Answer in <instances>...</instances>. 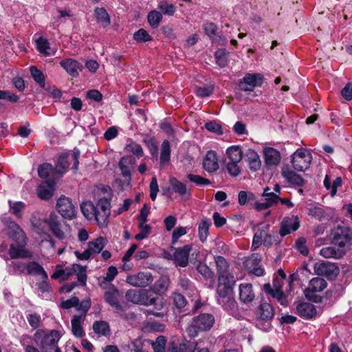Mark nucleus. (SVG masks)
<instances>
[{
  "mask_svg": "<svg viewBox=\"0 0 352 352\" xmlns=\"http://www.w3.org/2000/svg\"><path fill=\"white\" fill-rule=\"evenodd\" d=\"M157 8L161 10L164 14L172 16L175 12V7L172 3H168L166 1H161L157 5Z\"/></svg>",
  "mask_w": 352,
  "mask_h": 352,
  "instance_id": "54",
  "label": "nucleus"
},
{
  "mask_svg": "<svg viewBox=\"0 0 352 352\" xmlns=\"http://www.w3.org/2000/svg\"><path fill=\"white\" fill-rule=\"evenodd\" d=\"M264 162L268 169L276 168L280 162V154L278 151L272 147L263 150Z\"/></svg>",
  "mask_w": 352,
  "mask_h": 352,
  "instance_id": "20",
  "label": "nucleus"
},
{
  "mask_svg": "<svg viewBox=\"0 0 352 352\" xmlns=\"http://www.w3.org/2000/svg\"><path fill=\"white\" fill-rule=\"evenodd\" d=\"M214 322V318L212 314H202L193 318L191 323L186 328L190 337L195 338L199 332L206 331L211 329Z\"/></svg>",
  "mask_w": 352,
  "mask_h": 352,
  "instance_id": "3",
  "label": "nucleus"
},
{
  "mask_svg": "<svg viewBox=\"0 0 352 352\" xmlns=\"http://www.w3.org/2000/svg\"><path fill=\"white\" fill-rule=\"evenodd\" d=\"M151 344L154 352H165L167 339L164 336H158L155 341L146 340Z\"/></svg>",
  "mask_w": 352,
  "mask_h": 352,
  "instance_id": "44",
  "label": "nucleus"
},
{
  "mask_svg": "<svg viewBox=\"0 0 352 352\" xmlns=\"http://www.w3.org/2000/svg\"><path fill=\"white\" fill-rule=\"evenodd\" d=\"M332 245L346 252L352 245V232L348 227L338 226L331 232Z\"/></svg>",
  "mask_w": 352,
  "mask_h": 352,
  "instance_id": "5",
  "label": "nucleus"
},
{
  "mask_svg": "<svg viewBox=\"0 0 352 352\" xmlns=\"http://www.w3.org/2000/svg\"><path fill=\"white\" fill-rule=\"evenodd\" d=\"M320 254L326 258L339 259L345 255V251L339 249L337 246L333 245L326 246L320 250Z\"/></svg>",
  "mask_w": 352,
  "mask_h": 352,
  "instance_id": "30",
  "label": "nucleus"
},
{
  "mask_svg": "<svg viewBox=\"0 0 352 352\" xmlns=\"http://www.w3.org/2000/svg\"><path fill=\"white\" fill-rule=\"evenodd\" d=\"M107 243V240L104 237H98L96 240L88 243V248L83 252L75 251L74 254L81 261H87L91 257L99 254Z\"/></svg>",
  "mask_w": 352,
  "mask_h": 352,
  "instance_id": "6",
  "label": "nucleus"
},
{
  "mask_svg": "<svg viewBox=\"0 0 352 352\" xmlns=\"http://www.w3.org/2000/svg\"><path fill=\"white\" fill-rule=\"evenodd\" d=\"M228 54L229 52L225 49H219L215 52L216 63L220 67H224L227 65Z\"/></svg>",
  "mask_w": 352,
  "mask_h": 352,
  "instance_id": "47",
  "label": "nucleus"
},
{
  "mask_svg": "<svg viewBox=\"0 0 352 352\" xmlns=\"http://www.w3.org/2000/svg\"><path fill=\"white\" fill-rule=\"evenodd\" d=\"M214 261L219 280H231L232 281V279H235L230 265L224 257L218 256L215 257Z\"/></svg>",
  "mask_w": 352,
  "mask_h": 352,
  "instance_id": "17",
  "label": "nucleus"
},
{
  "mask_svg": "<svg viewBox=\"0 0 352 352\" xmlns=\"http://www.w3.org/2000/svg\"><path fill=\"white\" fill-rule=\"evenodd\" d=\"M239 299L242 302L248 304L254 299L255 294L252 284L242 283L239 285Z\"/></svg>",
  "mask_w": 352,
  "mask_h": 352,
  "instance_id": "29",
  "label": "nucleus"
},
{
  "mask_svg": "<svg viewBox=\"0 0 352 352\" xmlns=\"http://www.w3.org/2000/svg\"><path fill=\"white\" fill-rule=\"evenodd\" d=\"M296 313L305 319H311L316 315V309L314 305L309 302L298 303L296 307Z\"/></svg>",
  "mask_w": 352,
  "mask_h": 352,
  "instance_id": "27",
  "label": "nucleus"
},
{
  "mask_svg": "<svg viewBox=\"0 0 352 352\" xmlns=\"http://www.w3.org/2000/svg\"><path fill=\"white\" fill-rule=\"evenodd\" d=\"M10 206V210L12 213H13L14 215H16L18 217H21L22 215V211L25 208V205L21 201L14 202L12 203L11 201H9Z\"/></svg>",
  "mask_w": 352,
  "mask_h": 352,
  "instance_id": "63",
  "label": "nucleus"
},
{
  "mask_svg": "<svg viewBox=\"0 0 352 352\" xmlns=\"http://www.w3.org/2000/svg\"><path fill=\"white\" fill-rule=\"evenodd\" d=\"M144 143L148 147L151 156L157 160L158 157V147L154 137H147L143 140Z\"/></svg>",
  "mask_w": 352,
  "mask_h": 352,
  "instance_id": "49",
  "label": "nucleus"
},
{
  "mask_svg": "<svg viewBox=\"0 0 352 352\" xmlns=\"http://www.w3.org/2000/svg\"><path fill=\"white\" fill-rule=\"evenodd\" d=\"M56 208L58 213L65 219H72L76 215V210L72 200L64 195L57 200Z\"/></svg>",
  "mask_w": 352,
  "mask_h": 352,
  "instance_id": "11",
  "label": "nucleus"
},
{
  "mask_svg": "<svg viewBox=\"0 0 352 352\" xmlns=\"http://www.w3.org/2000/svg\"><path fill=\"white\" fill-rule=\"evenodd\" d=\"M326 280L322 278H312L309 283L307 288L304 291L306 298L310 300L318 302L319 297L315 293L320 292L327 287Z\"/></svg>",
  "mask_w": 352,
  "mask_h": 352,
  "instance_id": "14",
  "label": "nucleus"
},
{
  "mask_svg": "<svg viewBox=\"0 0 352 352\" xmlns=\"http://www.w3.org/2000/svg\"><path fill=\"white\" fill-rule=\"evenodd\" d=\"M203 166L208 173L214 172L219 168L218 158L216 152L214 151L207 152L204 159Z\"/></svg>",
  "mask_w": 352,
  "mask_h": 352,
  "instance_id": "28",
  "label": "nucleus"
},
{
  "mask_svg": "<svg viewBox=\"0 0 352 352\" xmlns=\"http://www.w3.org/2000/svg\"><path fill=\"white\" fill-rule=\"evenodd\" d=\"M238 200L239 204L243 206L251 201L255 200V195L252 192L242 190L239 192Z\"/></svg>",
  "mask_w": 352,
  "mask_h": 352,
  "instance_id": "60",
  "label": "nucleus"
},
{
  "mask_svg": "<svg viewBox=\"0 0 352 352\" xmlns=\"http://www.w3.org/2000/svg\"><path fill=\"white\" fill-rule=\"evenodd\" d=\"M60 65L72 77L78 76L79 72L82 69L81 65L77 60L72 58H66L60 61Z\"/></svg>",
  "mask_w": 352,
  "mask_h": 352,
  "instance_id": "26",
  "label": "nucleus"
},
{
  "mask_svg": "<svg viewBox=\"0 0 352 352\" xmlns=\"http://www.w3.org/2000/svg\"><path fill=\"white\" fill-rule=\"evenodd\" d=\"M170 146L167 140L163 141L161 145L160 162L162 166L166 165L170 160Z\"/></svg>",
  "mask_w": 352,
  "mask_h": 352,
  "instance_id": "40",
  "label": "nucleus"
},
{
  "mask_svg": "<svg viewBox=\"0 0 352 352\" xmlns=\"http://www.w3.org/2000/svg\"><path fill=\"white\" fill-rule=\"evenodd\" d=\"M192 250L191 245H186L175 250L173 256L175 263L180 267H186L188 264L189 254Z\"/></svg>",
  "mask_w": 352,
  "mask_h": 352,
  "instance_id": "23",
  "label": "nucleus"
},
{
  "mask_svg": "<svg viewBox=\"0 0 352 352\" xmlns=\"http://www.w3.org/2000/svg\"><path fill=\"white\" fill-rule=\"evenodd\" d=\"M170 185L173 189V190L175 192L179 194L181 196H184L186 195H190V193L188 192L186 186L185 184L179 182L175 177H171L169 179Z\"/></svg>",
  "mask_w": 352,
  "mask_h": 352,
  "instance_id": "42",
  "label": "nucleus"
},
{
  "mask_svg": "<svg viewBox=\"0 0 352 352\" xmlns=\"http://www.w3.org/2000/svg\"><path fill=\"white\" fill-rule=\"evenodd\" d=\"M55 172L54 167L49 163H44L38 168V174L41 178L45 179Z\"/></svg>",
  "mask_w": 352,
  "mask_h": 352,
  "instance_id": "53",
  "label": "nucleus"
},
{
  "mask_svg": "<svg viewBox=\"0 0 352 352\" xmlns=\"http://www.w3.org/2000/svg\"><path fill=\"white\" fill-rule=\"evenodd\" d=\"M84 321V316H74L72 319V331L77 338H81L85 335V331L82 327Z\"/></svg>",
  "mask_w": 352,
  "mask_h": 352,
  "instance_id": "33",
  "label": "nucleus"
},
{
  "mask_svg": "<svg viewBox=\"0 0 352 352\" xmlns=\"http://www.w3.org/2000/svg\"><path fill=\"white\" fill-rule=\"evenodd\" d=\"M94 331L100 336H107L110 333V327L107 322L96 321L93 324Z\"/></svg>",
  "mask_w": 352,
  "mask_h": 352,
  "instance_id": "46",
  "label": "nucleus"
},
{
  "mask_svg": "<svg viewBox=\"0 0 352 352\" xmlns=\"http://www.w3.org/2000/svg\"><path fill=\"white\" fill-rule=\"evenodd\" d=\"M15 266L21 272L24 273L26 271L30 274L42 275L45 278H47V273L43 267L36 262H29L26 265L21 263H16Z\"/></svg>",
  "mask_w": 352,
  "mask_h": 352,
  "instance_id": "21",
  "label": "nucleus"
},
{
  "mask_svg": "<svg viewBox=\"0 0 352 352\" xmlns=\"http://www.w3.org/2000/svg\"><path fill=\"white\" fill-rule=\"evenodd\" d=\"M286 280H283L281 278H274L273 280V286L271 287L270 284H265L264 289L266 292L271 294L272 292H282V287L283 285L284 282Z\"/></svg>",
  "mask_w": 352,
  "mask_h": 352,
  "instance_id": "51",
  "label": "nucleus"
},
{
  "mask_svg": "<svg viewBox=\"0 0 352 352\" xmlns=\"http://www.w3.org/2000/svg\"><path fill=\"white\" fill-rule=\"evenodd\" d=\"M245 161L251 171L256 172L261 167V160L260 156L254 150L248 148L244 153Z\"/></svg>",
  "mask_w": 352,
  "mask_h": 352,
  "instance_id": "24",
  "label": "nucleus"
},
{
  "mask_svg": "<svg viewBox=\"0 0 352 352\" xmlns=\"http://www.w3.org/2000/svg\"><path fill=\"white\" fill-rule=\"evenodd\" d=\"M126 281L132 286L145 287L153 281V277L149 272H140L135 274L128 276Z\"/></svg>",
  "mask_w": 352,
  "mask_h": 352,
  "instance_id": "15",
  "label": "nucleus"
},
{
  "mask_svg": "<svg viewBox=\"0 0 352 352\" xmlns=\"http://www.w3.org/2000/svg\"><path fill=\"white\" fill-rule=\"evenodd\" d=\"M267 190H270L269 187H266L264 189L263 196L265 197V201L270 204V207L278 203L280 198L275 192H267Z\"/></svg>",
  "mask_w": 352,
  "mask_h": 352,
  "instance_id": "59",
  "label": "nucleus"
},
{
  "mask_svg": "<svg viewBox=\"0 0 352 352\" xmlns=\"http://www.w3.org/2000/svg\"><path fill=\"white\" fill-rule=\"evenodd\" d=\"M223 302H218L221 305L225 310H226L230 315L238 318L240 315L238 310L237 302L234 300V296L227 298L223 300Z\"/></svg>",
  "mask_w": 352,
  "mask_h": 352,
  "instance_id": "34",
  "label": "nucleus"
},
{
  "mask_svg": "<svg viewBox=\"0 0 352 352\" xmlns=\"http://www.w3.org/2000/svg\"><path fill=\"white\" fill-rule=\"evenodd\" d=\"M126 299L133 303L140 305L149 306L157 301L155 298H151L148 292L146 289H129L125 294Z\"/></svg>",
  "mask_w": 352,
  "mask_h": 352,
  "instance_id": "10",
  "label": "nucleus"
},
{
  "mask_svg": "<svg viewBox=\"0 0 352 352\" xmlns=\"http://www.w3.org/2000/svg\"><path fill=\"white\" fill-rule=\"evenodd\" d=\"M95 15L99 23H103L104 25L110 23V18L107 11L102 8H96L95 9Z\"/></svg>",
  "mask_w": 352,
  "mask_h": 352,
  "instance_id": "56",
  "label": "nucleus"
},
{
  "mask_svg": "<svg viewBox=\"0 0 352 352\" xmlns=\"http://www.w3.org/2000/svg\"><path fill=\"white\" fill-rule=\"evenodd\" d=\"M228 162H241L243 157V152L239 146H232L226 151Z\"/></svg>",
  "mask_w": 352,
  "mask_h": 352,
  "instance_id": "37",
  "label": "nucleus"
},
{
  "mask_svg": "<svg viewBox=\"0 0 352 352\" xmlns=\"http://www.w3.org/2000/svg\"><path fill=\"white\" fill-rule=\"evenodd\" d=\"M300 226V222L298 217H292L284 218L280 223L279 234L281 236H285L291 233L292 231H296Z\"/></svg>",
  "mask_w": 352,
  "mask_h": 352,
  "instance_id": "22",
  "label": "nucleus"
},
{
  "mask_svg": "<svg viewBox=\"0 0 352 352\" xmlns=\"http://www.w3.org/2000/svg\"><path fill=\"white\" fill-rule=\"evenodd\" d=\"M169 278L166 276H161L153 286V289L156 293H163L167 290L169 286Z\"/></svg>",
  "mask_w": 352,
  "mask_h": 352,
  "instance_id": "48",
  "label": "nucleus"
},
{
  "mask_svg": "<svg viewBox=\"0 0 352 352\" xmlns=\"http://www.w3.org/2000/svg\"><path fill=\"white\" fill-rule=\"evenodd\" d=\"M133 38L138 42H146L151 41V36L144 29H140L133 34Z\"/></svg>",
  "mask_w": 352,
  "mask_h": 352,
  "instance_id": "62",
  "label": "nucleus"
},
{
  "mask_svg": "<svg viewBox=\"0 0 352 352\" xmlns=\"http://www.w3.org/2000/svg\"><path fill=\"white\" fill-rule=\"evenodd\" d=\"M309 214L319 221H322L326 218L324 210L316 206H312L309 208Z\"/></svg>",
  "mask_w": 352,
  "mask_h": 352,
  "instance_id": "58",
  "label": "nucleus"
},
{
  "mask_svg": "<svg viewBox=\"0 0 352 352\" xmlns=\"http://www.w3.org/2000/svg\"><path fill=\"white\" fill-rule=\"evenodd\" d=\"M9 236L16 243V244H12L9 249V254L12 258H30L32 256V254L25 249L26 244L25 234L17 224L12 223Z\"/></svg>",
  "mask_w": 352,
  "mask_h": 352,
  "instance_id": "1",
  "label": "nucleus"
},
{
  "mask_svg": "<svg viewBox=\"0 0 352 352\" xmlns=\"http://www.w3.org/2000/svg\"><path fill=\"white\" fill-rule=\"evenodd\" d=\"M49 227L56 237L59 239L65 238V233L60 229V222L58 217L54 213H51L48 219Z\"/></svg>",
  "mask_w": 352,
  "mask_h": 352,
  "instance_id": "31",
  "label": "nucleus"
},
{
  "mask_svg": "<svg viewBox=\"0 0 352 352\" xmlns=\"http://www.w3.org/2000/svg\"><path fill=\"white\" fill-rule=\"evenodd\" d=\"M148 22L152 28H157L159 26L162 20V14L160 12L157 10L151 11L147 16Z\"/></svg>",
  "mask_w": 352,
  "mask_h": 352,
  "instance_id": "50",
  "label": "nucleus"
},
{
  "mask_svg": "<svg viewBox=\"0 0 352 352\" xmlns=\"http://www.w3.org/2000/svg\"><path fill=\"white\" fill-rule=\"evenodd\" d=\"M124 150L128 153H131L137 157L140 158L143 156L144 151L140 144L129 139L124 146Z\"/></svg>",
  "mask_w": 352,
  "mask_h": 352,
  "instance_id": "41",
  "label": "nucleus"
},
{
  "mask_svg": "<svg viewBox=\"0 0 352 352\" xmlns=\"http://www.w3.org/2000/svg\"><path fill=\"white\" fill-rule=\"evenodd\" d=\"M132 161L133 160L131 157H122L119 162V167L127 184L131 181Z\"/></svg>",
  "mask_w": 352,
  "mask_h": 352,
  "instance_id": "32",
  "label": "nucleus"
},
{
  "mask_svg": "<svg viewBox=\"0 0 352 352\" xmlns=\"http://www.w3.org/2000/svg\"><path fill=\"white\" fill-rule=\"evenodd\" d=\"M80 209H81L82 213L87 219H96V216L97 214L96 208V206H94L92 202H91V201L82 202L80 205Z\"/></svg>",
  "mask_w": 352,
  "mask_h": 352,
  "instance_id": "39",
  "label": "nucleus"
},
{
  "mask_svg": "<svg viewBox=\"0 0 352 352\" xmlns=\"http://www.w3.org/2000/svg\"><path fill=\"white\" fill-rule=\"evenodd\" d=\"M36 47L38 52L43 54L45 56H48L54 54V52L51 50L48 41L42 37L36 40Z\"/></svg>",
  "mask_w": 352,
  "mask_h": 352,
  "instance_id": "45",
  "label": "nucleus"
},
{
  "mask_svg": "<svg viewBox=\"0 0 352 352\" xmlns=\"http://www.w3.org/2000/svg\"><path fill=\"white\" fill-rule=\"evenodd\" d=\"M282 175L291 184L302 186L304 184V179L300 175L289 169H283Z\"/></svg>",
  "mask_w": 352,
  "mask_h": 352,
  "instance_id": "35",
  "label": "nucleus"
},
{
  "mask_svg": "<svg viewBox=\"0 0 352 352\" xmlns=\"http://www.w3.org/2000/svg\"><path fill=\"white\" fill-rule=\"evenodd\" d=\"M37 193L38 196L41 199H50L54 193L53 184L50 182H43L38 188Z\"/></svg>",
  "mask_w": 352,
  "mask_h": 352,
  "instance_id": "36",
  "label": "nucleus"
},
{
  "mask_svg": "<svg viewBox=\"0 0 352 352\" xmlns=\"http://www.w3.org/2000/svg\"><path fill=\"white\" fill-rule=\"evenodd\" d=\"M270 228L269 224H265L258 228L253 236L252 250H254L262 245L270 246L272 244L273 235L270 232Z\"/></svg>",
  "mask_w": 352,
  "mask_h": 352,
  "instance_id": "8",
  "label": "nucleus"
},
{
  "mask_svg": "<svg viewBox=\"0 0 352 352\" xmlns=\"http://www.w3.org/2000/svg\"><path fill=\"white\" fill-rule=\"evenodd\" d=\"M261 259L257 254H252L250 257L247 258L244 262V266L247 270L257 276H261L263 274V270L260 267Z\"/></svg>",
  "mask_w": 352,
  "mask_h": 352,
  "instance_id": "25",
  "label": "nucleus"
},
{
  "mask_svg": "<svg viewBox=\"0 0 352 352\" xmlns=\"http://www.w3.org/2000/svg\"><path fill=\"white\" fill-rule=\"evenodd\" d=\"M74 275L77 276L78 280L82 285H86L87 274L86 267L81 266L79 264H74Z\"/></svg>",
  "mask_w": 352,
  "mask_h": 352,
  "instance_id": "55",
  "label": "nucleus"
},
{
  "mask_svg": "<svg viewBox=\"0 0 352 352\" xmlns=\"http://www.w3.org/2000/svg\"><path fill=\"white\" fill-rule=\"evenodd\" d=\"M197 270L206 278H211L214 276L213 272L205 263H199L197 266Z\"/></svg>",
  "mask_w": 352,
  "mask_h": 352,
  "instance_id": "64",
  "label": "nucleus"
},
{
  "mask_svg": "<svg viewBox=\"0 0 352 352\" xmlns=\"http://www.w3.org/2000/svg\"><path fill=\"white\" fill-rule=\"evenodd\" d=\"M235 279L220 280L217 289V300L218 302H223L224 300L233 296L232 287L235 283Z\"/></svg>",
  "mask_w": 352,
  "mask_h": 352,
  "instance_id": "19",
  "label": "nucleus"
},
{
  "mask_svg": "<svg viewBox=\"0 0 352 352\" xmlns=\"http://www.w3.org/2000/svg\"><path fill=\"white\" fill-rule=\"evenodd\" d=\"M110 206V202L107 199L102 198L98 200L96 206L97 213L96 221L100 226L106 225L111 212Z\"/></svg>",
  "mask_w": 352,
  "mask_h": 352,
  "instance_id": "18",
  "label": "nucleus"
},
{
  "mask_svg": "<svg viewBox=\"0 0 352 352\" xmlns=\"http://www.w3.org/2000/svg\"><path fill=\"white\" fill-rule=\"evenodd\" d=\"M239 162H226V170L233 177H237L241 172Z\"/></svg>",
  "mask_w": 352,
  "mask_h": 352,
  "instance_id": "61",
  "label": "nucleus"
},
{
  "mask_svg": "<svg viewBox=\"0 0 352 352\" xmlns=\"http://www.w3.org/2000/svg\"><path fill=\"white\" fill-rule=\"evenodd\" d=\"M122 295L120 292L114 287H109L104 294L105 302L112 307L114 312L122 313L124 309L120 303V298Z\"/></svg>",
  "mask_w": 352,
  "mask_h": 352,
  "instance_id": "16",
  "label": "nucleus"
},
{
  "mask_svg": "<svg viewBox=\"0 0 352 352\" xmlns=\"http://www.w3.org/2000/svg\"><path fill=\"white\" fill-rule=\"evenodd\" d=\"M60 338V335L56 330H52L50 332L38 330L34 335V342L43 352H61L58 346Z\"/></svg>",
  "mask_w": 352,
  "mask_h": 352,
  "instance_id": "2",
  "label": "nucleus"
},
{
  "mask_svg": "<svg viewBox=\"0 0 352 352\" xmlns=\"http://www.w3.org/2000/svg\"><path fill=\"white\" fill-rule=\"evenodd\" d=\"M263 76L261 74H246L239 83V87L244 91H252L263 82Z\"/></svg>",
  "mask_w": 352,
  "mask_h": 352,
  "instance_id": "13",
  "label": "nucleus"
},
{
  "mask_svg": "<svg viewBox=\"0 0 352 352\" xmlns=\"http://www.w3.org/2000/svg\"><path fill=\"white\" fill-rule=\"evenodd\" d=\"M30 71L33 79L40 85L41 87L44 88L45 84L43 72L35 66H31L30 67Z\"/></svg>",
  "mask_w": 352,
  "mask_h": 352,
  "instance_id": "52",
  "label": "nucleus"
},
{
  "mask_svg": "<svg viewBox=\"0 0 352 352\" xmlns=\"http://www.w3.org/2000/svg\"><path fill=\"white\" fill-rule=\"evenodd\" d=\"M311 155L305 148H298L292 156L294 168L298 171H305L311 162Z\"/></svg>",
  "mask_w": 352,
  "mask_h": 352,
  "instance_id": "9",
  "label": "nucleus"
},
{
  "mask_svg": "<svg viewBox=\"0 0 352 352\" xmlns=\"http://www.w3.org/2000/svg\"><path fill=\"white\" fill-rule=\"evenodd\" d=\"M314 272L324 276L329 279H334L339 274L340 270L334 263L320 261L314 264Z\"/></svg>",
  "mask_w": 352,
  "mask_h": 352,
  "instance_id": "12",
  "label": "nucleus"
},
{
  "mask_svg": "<svg viewBox=\"0 0 352 352\" xmlns=\"http://www.w3.org/2000/svg\"><path fill=\"white\" fill-rule=\"evenodd\" d=\"M139 228L140 229V232L135 236V239L138 241H140L148 237L151 232V227L146 224V223H139Z\"/></svg>",
  "mask_w": 352,
  "mask_h": 352,
  "instance_id": "57",
  "label": "nucleus"
},
{
  "mask_svg": "<svg viewBox=\"0 0 352 352\" xmlns=\"http://www.w3.org/2000/svg\"><path fill=\"white\" fill-rule=\"evenodd\" d=\"M80 157V151L76 150L74 151V153L69 155L67 154H60L59 157H58L55 167L54 168L55 173L62 175L64 174L69 166V160L71 158V160H73L74 164L72 166V169L76 171L78 170L79 162L78 159Z\"/></svg>",
  "mask_w": 352,
  "mask_h": 352,
  "instance_id": "7",
  "label": "nucleus"
},
{
  "mask_svg": "<svg viewBox=\"0 0 352 352\" xmlns=\"http://www.w3.org/2000/svg\"><path fill=\"white\" fill-rule=\"evenodd\" d=\"M211 222L209 219L204 218L201 219L198 226V235L199 240L204 243L207 240L208 236L209 228Z\"/></svg>",
  "mask_w": 352,
  "mask_h": 352,
  "instance_id": "38",
  "label": "nucleus"
},
{
  "mask_svg": "<svg viewBox=\"0 0 352 352\" xmlns=\"http://www.w3.org/2000/svg\"><path fill=\"white\" fill-rule=\"evenodd\" d=\"M256 326L265 331L271 327V320L274 318V311L272 306L266 302H261L256 311Z\"/></svg>",
  "mask_w": 352,
  "mask_h": 352,
  "instance_id": "4",
  "label": "nucleus"
},
{
  "mask_svg": "<svg viewBox=\"0 0 352 352\" xmlns=\"http://www.w3.org/2000/svg\"><path fill=\"white\" fill-rule=\"evenodd\" d=\"M204 31L206 34L214 42L220 43L223 41L224 39L217 34V28L212 23H207L204 25Z\"/></svg>",
  "mask_w": 352,
  "mask_h": 352,
  "instance_id": "43",
  "label": "nucleus"
}]
</instances>
